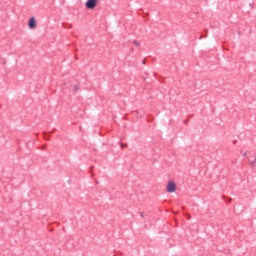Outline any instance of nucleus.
<instances>
[{"label":"nucleus","instance_id":"f257e3e1","mask_svg":"<svg viewBox=\"0 0 256 256\" xmlns=\"http://www.w3.org/2000/svg\"><path fill=\"white\" fill-rule=\"evenodd\" d=\"M167 193H175L177 191V183L175 181L170 180L166 184Z\"/></svg>","mask_w":256,"mask_h":256},{"label":"nucleus","instance_id":"f03ea898","mask_svg":"<svg viewBox=\"0 0 256 256\" xmlns=\"http://www.w3.org/2000/svg\"><path fill=\"white\" fill-rule=\"evenodd\" d=\"M246 161H248V164L250 167H255L256 165V154L254 152H251L248 158H246Z\"/></svg>","mask_w":256,"mask_h":256},{"label":"nucleus","instance_id":"7ed1b4c3","mask_svg":"<svg viewBox=\"0 0 256 256\" xmlns=\"http://www.w3.org/2000/svg\"><path fill=\"white\" fill-rule=\"evenodd\" d=\"M29 29H37V19L35 17H31L28 21Z\"/></svg>","mask_w":256,"mask_h":256},{"label":"nucleus","instance_id":"20e7f679","mask_svg":"<svg viewBox=\"0 0 256 256\" xmlns=\"http://www.w3.org/2000/svg\"><path fill=\"white\" fill-rule=\"evenodd\" d=\"M85 5L87 9H95L97 7V0H87Z\"/></svg>","mask_w":256,"mask_h":256},{"label":"nucleus","instance_id":"39448f33","mask_svg":"<svg viewBox=\"0 0 256 256\" xmlns=\"http://www.w3.org/2000/svg\"><path fill=\"white\" fill-rule=\"evenodd\" d=\"M240 153H241L242 157L247 161L251 151L242 150Z\"/></svg>","mask_w":256,"mask_h":256},{"label":"nucleus","instance_id":"423d86ee","mask_svg":"<svg viewBox=\"0 0 256 256\" xmlns=\"http://www.w3.org/2000/svg\"><path fill=\"white\" fill-rule=\"evenodd\" d=\"M133 45H135L136 47H141V43L137 40L133 41Z\"/></svg>","mask_w":256,"mask_h":256},{"label":"nucleus","instance_id":"0eeeda50","mask_svg":"<svg viewBox=\"0 0 256 256\" xmlns=\"http://www.w3.org/2000/svg\"><path fill=\"white\" fill-rule=\"evenodd\" d=\"M141 217H143V213H141Z\"/></svg>","mask_w":256,"mask_h":256}]
</instances>
